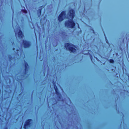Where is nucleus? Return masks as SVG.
<instances>
[{
    "label": "nucleus",
    "mask_w": 129,
    "mask_h": 129,
    "mask_svg": "<svg viewBox=\"0 0 129 129\" xmlns=\"http://www.w3.org/2000/svg\"><path fill=\"white\" fill-rule=\"evenodd\" d=\"M75 16L74 12L73 10L70 11L66 17L65 16V12L64 11H63L59 15L58 19L60 22L62 21L66 17V18L69 19V20L66 22L65 26L67 28H72L75 25V23L72 20Z\"/></svg>",
    "instance_id": "nucleus-1"
},
{
    "label": "nucleus",
    "mask_w": 129,
    "mask_h": 129,
    "mask_svg": "<svg viewBox=\"0 0 129 129\" xmlns=\"http://www.w3.org/2000/svg\"><path fill=\"white\" fill-rule=\"evenodd\" d=\"M65 46L67 49H68L70 51L72 52H74L76 51V49L74 47V46L72 45L67 43L65 45Z\"/></svg>",
    "instance_id": "nucleus-2"
},
{
    "label": "nucleus",
    "mask_w": 129,
    "mask_h": 129,
    "mask_svg": "<svg viewBox=\"0 0 129 129\" xmlns=\"http://www.w3.org/2000/svg\"><path fill=\"white\" fill-rule=\"evenodd\" d=\"M32 122V120H29L26 121L25 124L24 126V128L26 129L27 126H28Z\"/></svg>",
    "instance_id": "nucleus-3"
},
{
    "label": "nucleus",
    "mask_w": 129,
    "mask_h": 129,
    "mask_svg": "<svg viewBox=\"0 0 129 129\" xmlns=\"http://www.w3.org/2000/svg\"><path fill=\"white\" fill-rule=\"evenodd\" d=\"M23 44L24 48H28L30 45V42L25 41H23Z\"/></svg>",
    "instance_id": "nucleus-4"
},
{
    "label": "nucleus",
    "mask_w": 129,
    "mask_h": 129,
    "mask_svg": "<svg viewBox=\"0 0 129 129\" xmlns=\"http://www.w3.org/2000/svg\"><path fill=\"white\" fill-rule=\"evenodd\" d=\"M18 35L19 38H21L23 36L22 32L20 30L18 33Z\"/></svg>",
    "instance_id": "nucleus-5"
},
{
    "label": "nucleus",
    "mask_w": 129,
    "mask_h": 129,
    "mask_svg": "<svg viewBox=\"0 0 129 129\" xmlns=\"http://www.w3.org/2000/svg\"><path fill=\"white\" fill-rule=\"evenodd\" d=\"M110 62L111 63H113L114 62V60L112 59H111L110 60Z\"/></svg>",
    "instance_id": "nucleus-6"
},
{
    "label": "nucleus",
    "mask_w": 129,
    "mask_h": 129,
    "mask_svg": "<svg viewBox=\"0 0 129 129\" xmlns=\"http://www.w3.org/2000/svg\"><path fill=\"white\" fill-rule=\"evenodd\" d=\"M28 65L26 63H25V67H26V69L27 68V66Z\"/></svg>",
    "instance_id": "nucleus-7"
},
{
    "label": "nucleus",
    "mask_w": 129,
    "mask_h": 129,
    "mask_svg": "<svg viewBox=\"0 0 129 129\" xmlns=\"http://www.w3.org/2000/svg\"><path fill=\"white\" fill-rule=\"evenodd\" d=\"M27 11H25V13H27Z\"/></svg>",
    "instance_id": "nucleus-8"
},
{
    "label": "nucleus",
    "mask_w": 129,
    "mask_h": 129,
    "mask_svg": "<svg viewBox=\"0 0 129 129\" xmlns=\"http://www.w3.org/2000/svg\"><path fill=\"white\" fill-rule=\"evenodd\" d=\"M15 49V48H13V50H14Z\"/></svg>",
    "instance_id": "nucleus-9"
}]
</instances>
